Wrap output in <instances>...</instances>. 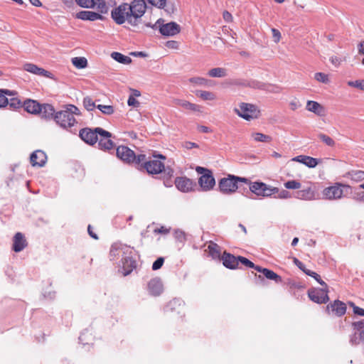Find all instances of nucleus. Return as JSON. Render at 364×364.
Returning <instances> with one entry per match:
<instances>
[{"instance_id": "1", "label": "nucleus", "mask_w": 364, "mask_h": 364, "mask_svg": "<svg viewBox=\"0 0 364 364\" xmlns=\"http://www.w3.org/2000/svg\"><path fill=\"white\" fill-rule=\"evenodd\" d=\"M146 4L144 0H133L130 4L123 3L112 11L111 16L119 25L127 22L136 26L141 17L144 14Z\"/></svg>"}, {"instance_id": "2", "label": "nucleus", "mask_w": 364, "mask_h": 364, "mask_svg": "<svg viewBox=\"0 0 364 364\" xmlns=\"http://www.w3.org/2000/svg\"><path fill=\"white\" fill-rule=\"evenodd\" d=\"M74 115H80V109L73 105H68L65 109L55 113L54 119L61 127L69 129L77 124Z\"/></svg>"}, {"instance_id": "3", "label": "nucleus", "mask_w": 364, "mask_h": 364, "mask_svg": "<svg viewBox=\"0 0 364 364\" xmlns=\"http://www.w3.org/2000/svg\"><path fill=\"white\" fill-rule=\"evenodd\" d=\"M238 182L249 183L246 178L228 175L226 178H221L218 182V188L223 194H231L238 188Z\"/></svg>"}, {"instance_id": "4", "label": "nucleus", "mask_w": 364, "mask_h": 364, "mask_svg": "<svg viewBox=\"0 0 364 364\" xmlns=\"http://www.w3.org/2000/svg\"><path fill=\"white\" fill-rule=\"evenodd\" d=\"M350 190L351 187L349 185L336 183L334 185L324 188L323 196L328 200H338L348 194Z\"/></svg>"}, {"instance_id": "5", "label": "nucleus", "mask_w": 364, "mask_h": 364, "mask_svg": "<svg viewBox=\"0 0 364 364\" xmlns=\"http://www.w3.org/2000/svg\"><path fill=\"white\" fill-rule=\"evenodd\" d=\"M234 111L238 116L247 121L257 119L261 114L257 106L245 102H241L238 108H235Z\"/></svg>"}, {"instance_id": "6", "label": "nucleus", "mask_w": 364, "mask_h": 364, "mask_svg": "<svg viewBox=\"0 0 364 364\" xmlns=\"http://www.w3.org/2000/svg\"><path fill=\"white\" fill-rule=\"evenodd\" d=\"M196 171L201 174L198 179V184L203 191H208L213 188L215 180L211 171L200 166H197Z\"/></svg>"}, {"instance_id": "7", "label": "nucleus", "mask_w": 364, "mask_h": 364, "mask_svg": "<svg viewBox=\"0 0 364 364\" xmlns=\"http://www.w3.org/2000/svg\"><path fill=\"white\" fill-rule=\"evenodd\" d=\"M153 29H159L160 33L164 36H173L181 31L180 26L176 22L164 23V20L159 18L154 24Z\"/></svg>"}, {"instance_id": "8", "label": "nucleus", "mask_w": 364, "mask_h": 364, "mask_svg": "<svg viewBox=\"0 0 364 364\" xmlns=\"http://www.w3.org/2000/svg\"><path fill=\"white\" fill-rule=\"evenodd\" d=\"M250 183V190L259 196L268 197L279 193V188L272 187L262 182H254Z\"/></svg>"}, {"instance_id": "9", "label": "nucleus", "mask_w": 364, "mask_h": 364, "mask_svg": "<svg viewBox=\"0 0 364 364\" xmlns=\"http://www.w3.org/2000/svg\"><path fill=\"white\" fill-rule=\"evenodd\" d=\"M100 132L107 135L105 130L101 127H96L95 129L86 127L80 131L79 136L85 143L90 145H93L96 144L98 140V134Z\"/></svg>"}, {"instance_id": "10", "label": "nucleus", "mask_w": 364, "mask_h": 364, "mask_svg": "<svg viewBox=\"0 0 364 364\" xmlns=\"http://www.w3.org/2000/svg\"><path fill=\"white\" fill-rule=\"evenodd\" d=\"M328 290L326 289L314 288L309 289L308 295L309 299L317 304H325L329 298L328 296Z\"/></svg>"}, {"instance_id": "11", "label": "nucleus", "mask_w": 364, "mask_h": 364, "mask_svg": "<svg viewBox=\"0 0 364 364\" xmlns=\"http://www.w3.org/2000/svg\"><path fill=\"white\" fill-rule=\"evenodd\" d=\"M129 252L132 253V250L129 247L120 243H114L111 247L109 254L111 259L114 260L119 257L122 258L124 255H127Z\"/></svg>"}, {"instance_id": "12", "label": "nucleus", "mask_w": 364, "mask_h": 364, "mask_svg": "<svg viewBox=\"0 0 364 364\" xmlns=\"http://www.w3.org/2000/svg\"><path fill=\"white\" fill-rule=\"evenodd\" d=\"M144 168L149 174H158L165 170L164 164L158 159L148 161L144 163Z\"/></svg>"}, {"instance_id": "13", "label": "nucleus", "mask_w": 364, "mask_h": 364, "mask_svg": "<svg viewBox=\"0 0 364 364\" xmlns=\"http://www.w3.org/2000/svg\"><path fill=\"white\" fill-rule=\"evenodd\" d=\"M105 132L107 134L99 132L98 134V147L102 150H110L114 147V143L111 139L112 134L105 130Z\"/></svg>"}, {"instance_id": "14", "label": "nucleus", "mask_w": 364, "mask_h": 364, "mask_svg": "<svg viewBox=\"0 0 364 364\" xmlns=\"http://www.w3.org/2000/svg\"><path fill=\"white\" fill-rule=\"evenodd\" d=\"M116 154L119 159L127 163H132L135 159L134 152L126 146H118L116 150Z\"/></svg>"}, {"instance_id": "15", "label": "nucleus", "mask_w": 364, "mask_h": 364, "mask_svg": "<svg viewBox=\"0 0 364 364\" xmlns=\"http://www.w3.org/2000/svg\"><path fill=\"white\" fill-rule=\"evenodd\" d=\"M47 161L46 153L41 150L33 151L30 156V161L33 166H43Z\"/></svg>"}, {"instance_id": "16", "label": "nucleus", "mask_w": 364, "mask_h": 364, "mask_svg": "<svg viewBox=\"0 0 364 364\" xmlns=\"http://www.w3.org/2000/svg\"><path fill=\"white\" fill-rule=\"evenodd\" d=\"M24 70L31 73L32 74L44 76L48 78H52V74L46 70L45 69L37 66L35 64L27 63L23 65Z\"/></svg>"}, {"instance_id": "17", "label": "nucleus", "mask_w": 364, "mask_h": 364, "mask_svg": "<svg viewBox=\"0 0 364 364\" xmlns=\"http://www.w3.org/2000/svg\"><path fill=\"white\" fill-rule=\"evenodd\" d=\"M176 188L181 192L187 193L193 189V181L186 177H177L175 180Z\"/></svg>"}, {"instance_id": "18", "label": "nucleus", "mask_w": 364, "mask_h": 364, "mask_svg": "<svg viewBox=\"0 0 364 364\" xmlns=\"http://www.w3.org/2000/svg\"><path fill=\"white\" fill-rule=\"evenodd\" d=\"M221 259L223 260V264L225 267L231 269L238 268V257H235L230 253L224 252Z\"/></svg>"}, {"instance_id": "19", "label": "nucleus", "mask_w": 364, "mask_h": 364, "mask_svg": "<svg viewBox=\"0 0 364 364\" xmlns=\"http://www.w3.org/2000/svg\"><path fill=\"white\" fill-rule=\"evenodd\" d=\"M327 311L328 312L331 311L336 316H341L344 315L346 311V306L343 302L336 300L333 303L327 306Z\"/></svg>"}, {"instance_id": "20", "label": "nucleus", "mask_w": 364, "mask_h": 364, "mask_svg": "<svg viewBox=\"0 0 364 364\" xmlns=\"http://www.w3.org/2000/svg\"><path fill=\"white\" fill-rule=\"evenodd\" d=\"M148 291L152 296H156L163 291V284L160 279L154 278L148 283Z\"/></svg>"}, {"instance_id": "21", "label": "nucleus", "mask_w": 364, "mask_h": 364, "mask_svg": "<svg viewBox=\"0 0 364 364\" xmlns=\"http://www.w3.org/2000/svg\"><path fill=\"white\" fill-rule=\"evenodd\" d=\"M27 246V242L21 232H17L13 239V250L16 252L22 251Z\"/></svg>"}, {"instance_id": "22", "label": "nucleus", "mask_w": 364, "mask_h": 364, "mask_svg": "<svg viewBox=\"0 0 364 364\" xmlns=\"http://www.w3.org/2000/svg\"><path fill=\"white\" fill-rule=\"evenodd\" d=\"M132 253H128L127 255H124V257L122 258V268L124 269V275L129 274L134 268L136 267V262L132 259L129 255Z\"/></svg>"}, {"instance_id": "23", "label": "nucleus", "mask_w": 364, "mask_h": 364, "mask_svg": "<svg viewBox=\"0 0 364 364\" xmlns=\"http://www.w3.org/2000/svg\"><path fill=\"white\" fill-rule=\"evenodd\" d=\"M77 18L84 21H96L103 19V16L95 11H82L78 12L76 15Z\"/></svg>"}, {"instance_id": "24", "label": "nucleus", "mask_w": 364, "mask_h": 364, "mask_svg": "<svg viewBox=\"0 0 364 364\" xmlns=\"http://www.w3.org/2000/svg\"><path fill=\"white\" fill-rule=\"evenodd\" d=\"M294 161L300 162L309 168L316 167L318 164V159L309 156L299 155L294 157L293 159Z\"/></svg>"}, {"instance_id": "25", "label": "nucleus", "mask_w": 364, "mask_h": 364, "mask_svg": "<svg viewBox=\"0 0 364 364\" xmlns=\"http://www.w3.org/2000/svg\"><path fill=\"white\" fill-rule=\"evenodd\" d=\"M24 109L31 114H39L41 110V105L37 101L33 100H27L23 103Z\"/></svg>"}, {"instance_id": "26", "label": "nucleus", "mask_w": 364, "mask_h": 364, "mask_svg": "<svg viewBox=\"0 0 364 364\" xmlns=\"http://www.w3.org/2000/svg\"><path fill=\"white\" fill-rule=\"evenodd\" d=\"M294 197L300 200H311L315 198V193L311 188H307L296 191Z\"/></svg>"}, {"instance_id": "27", "label": "nucleus", "mask_w": 364, "mask_h": 364, "mask_svg": "<svg viewBox=\"0 0 364 364\" xmlns=\"http://www.w3.org/2000/svg\"><path fill=\"white\" fill-rule=\"evenodd\" d=\"M257 271L262 272L267 279L274 280L277 283H280L282 281V277L279 275L267 268H263L259 266V267H257Z\"/></svg>"}, {"instance_id": "28", "label": "nucleus", "mask_w": 364, "mask_h": 364, "mask_svg": "<svg viewBox=\"0 0 364 364\" xmlns=\"http://www.w3.org/2000/svg\"><path fill=\"white\" fill-rule=\"evenodd\" d=\"M306 109L318 116L323 115V107L318 102L312 100H308L306 103Z\"/></svg>"}, {"instance_id": "29", "label": "nucleus", "mask_w": 364, "mask_h": 364, "mask_svg": "<svg viewBox=\"0 0 364 364\" xmlns=\"http://www.w3.org/2000/svg\"><path fill=\"white\" fill-rule=\"evenodd\" d=\"M183 307V302L180 299H173L170 301L165 307L166 311H178V313H181V310Z\"/></svg>"}, {"instance_id": "30", "label": "nucleus", "mask_w": 364, "mask_h": 364, "mask_svg": "<svg viewBox=\"0 0 364 364\" xmlns=\"http://www.w3.org/2000/svg\"><path fill=\"white\" fill-rule=\"evenodd\" d=\"M176 105L180 106L186 109L192 110L193 112H200L201 107L200 106L191 103L188 101L183 100H176Z\"/></svg>"}, {"instance_id": "31", "label": "nucleus", "mask_w": 364, "mask_h": 364, "mask_svg": "<svg viewBox=\"0 0 364 364\" xmlns=\"http://www.w3.org/2000/svg\"><path fill=\"white\" fill-rule=\"evenodd\" d=\"M39 114L43 118L50 119L55 116V109L51 105L43 104L41 105V110Z\"/></svg>"}, {"instance_id": "32", "label": "nucleus", "mask_w": 364, "mask_h": 364, "mask_svg": "<svg viewBox=\"0 0 364 364\" xmlns=\"http://www.w3.org/2000/svg\"><path fill=\"white\" fill-rule=\"evenodd\" d=\"M346 177L355 182H360L364 180V171L360 170H353L346 173Z\"/></svg>"}, {"instance_id": "33", "label": "nucleus", "mask_w": 364, "mask_h": 364, "mask_svg": "<svg viewBox=\"0 0 364 364\" xmlns=\"http://www.w3.org/2000/svg\"><path fill=\"white\" fill-rule=\"evenodd\" d=\"M208 254L213 259H219L220 257V246L210 242L208 246Z\"/></svg>"}, {"instance_id": "34", "label": "nucleus", "mask_w": 364, "mask_h": 364, "mask_svg": "<svg viewBox=\"0 0 364 364\" xmlns=\"http://www.w3.org/2000/svg\"><path fill=\"white\" fill-rule=\"evenodd\" d=\"M111 57L122 64L128 65L132 63L131 58L118 52H112L111 53Z\"/></svg>"}, {"instance_id": "35", "label": "nucleus", "mask_w": 364, "mask_h": 364, "mask_svg": "<svg viewBox=\"0 0 364 364\" xmlns=\"http://www.w3.org/2000/svg\"><path fill=\"white\" fill-rule=\"evenodd\" d=\"M149 4L151 5L160 8V9H164L168 13H171L173 11V7L172 6H168L167 8H165L166 6V0H147Z\"/></svg>"}, {"instance_id": "36", "label": "nucleus", "mask_w": 364, "mask_h": 364, "mask_svg": "<svg viewBox=\"0 0 364 364\" xmlns=\"http://www.w3.org/2000/svg\"><path fill=\"white\" fill-rule=\"evenodd\" d=\"M208 74L212 77H223L227 75V72L223 68H215L210 69Z\"/></svg>"}, {"instance_id": "37", "label": "nucleus", "mask_w": 364, "mask_h": 364, "mask_svg": "<svg viewBox=\"0 0 364 364\" xmlns=\"http://www.w3.org/2000/svg\"><path fill=\"white\" fill-rule=\"evenodd\" d=\"M6 95H13V92L9 90H0V107H6L9 103V100Z\"/></svg>"}, {"instance_id": "38", "label": "nucleus", "mask_w": 364, "mask_h": 364, "mask_svg": "<svg viewBox=\"0 0 364 364\" xmlns=\"http://www.w3.org/2000/svg\"><path fill=\"white\" fill-rule=\"evenodd\" d=\"M72 63L75 67L79 69L85 68L87 65V60L83 57H75L72 59Z\"/></svg>"}, {"instance_id": "39", "label": "nucleus", "mask_w": 364, "mask_h": 364, "mask_svg": "<svg viewBox=\"0 0 364 364\" xmlns=\"http://www.w3.org/2000/svg\"><path fill=\"white\" fill-rule=\"evenodd\" d=\"M196 95L203 100H214L216 98L215 95L209 91L198 90Z\"/></svg>"}, {"instance_id": "40", "label": "nucleus", "mask_w": 364, "mask_h": 364, "mask_svg": "<svg viewBox=\"0 0 364 364\" xmlns=\"http://www.w3.org/2000/svg\"><path fill=\"white\" fill-rule=\"evenodd\" d=\"M252 136L256 141L270 142L272 140V138L270 136L259 132L253 133Z\"/></svg>"}, {"instance_id": "41", "label": "nucleus", "mask_w": 364, "mask_h": 364, "mask_svg": "<svg viewBox=\"0 0 364 364\" xmlns=\"http://www.w3.org/2000/svg\"><path fill=\"white\" fill-rule=\"evenodd\" d=\"M189 81L198 85L208 87L210 86V80L204 77H195L189 79Z\"/></svg>"}, {"instance_id": "42", "label": "nucleus", "mask_w": 364, "mask_h": 364, "mask_svg": "<svg viewBox=\"0 0 364 364\" xmlns=\"http://www.w3.org/2000/svg\"><path fill=\"white\" fill-rule=\"evenodd\" d=\"M318 138L322 141L325 144H326L328 146L333 147L336 144L335 141L330 137L329 136L320 133L318 135Z\"/></svg>"}, {"instance_id": "43", "label": "nucleus", "mask_w": 364, "mask_h": 364, "mask_svg": "<svg viewBox=\"0 0 364 364\" xmlns=\"http://www.w3.org/2000/svg\"><path fill=\"white\" fill-rule=\"evenodd\" d=\"M239 263L240 262L242 264L245 265L247 267L252 268L257 270V267H259L258 265H255L252 262L249 260L248 259L242 257L238 256Z\"/></svg>"}, {"instance_id": "44", "label": "nucleus", "mask_w": 364, "mask_h": 364, "mask_svg": "<svg viewBox=\"0 0 364 364\" xmlns=\"http://www.w3.org/2000/svg\"><path fill=\"white\" fill-rule=\"evenodd\" d=\"M83 105L85 108L88 111H92L95 107H97L95 102L90 97H86L84 98Z\"/></svg>"}, {"instance_id": "45", "label": "nucleus", "mask_w": 364, "mask_h": 364, "mask_svg": "<svg viewBox=\"0 0 364 364\" xmlns=\"http://www.w3.org/2000/svg\"><path fill=\"white\" fill-rule=\"evenodd\" d=\"M314 78L318 82H322V83H324V84H328L330 82L329 77H328V75L325 74L323 73H315Z\"/></svg>"}, {"instance_id": "46", "label": "nucleus", "mask_w": 364, "mask_h": 364, "mask_svg": "<svg viewBox=\"0 0 364 364\" xmlns=\"http://www.w3.org/2000/svg\"><path fill=\"white\" fill-rule=\"evenodd\" d=\"M97 108L100 110L103 114L110 115L114 113V107L111 105H97Z\"/></svg>"}, {"instance_id": "47", "label": "nucleus", "mask_w": 364, "mask_h": 364, "mask_svg": "<svg viewBox=\"0 0 364 364\" xmlns=\"http://www.w3.org/2000/svg\"><path fill=\"white\" fill-rule=\"evenodd\" d=\"M76 3L84 8H92L95 5V0H75Z\"/></svg>"}, {"instance_id": "48", "label": "nucleus", "mask_w": 364, "mask_h": 364, "mask_svg": "<svg viewBox=\"0 0 364 364\" xmlns=\"http://www.w3.org/2000/svg\"><path fill=\"white\" fill-rule=\"evenodd\" d=\"M11 109H16L21 107V102L16 97L11 98L8 105Z\"/></svg>"}, {"instance_id": "49", "label": "nucleus", "mask_w": 364, "mask_h": 364, "mask_svg": "<svg viewBox=\"0 0 364 364\" xmlns=\"http://www.w3.org/2000/svg\"><path fill=\"white\" fill-rule=\"evenodd\" d=\"M301 186V183L296 181H288L284 183V187L287 189H299Z\"/></svg>"}, {"instance_id": "50", "label": "nucleus", "mask_w": 364, "mask_h": 364, "mask_svg": "<svg viewBox=\"0 0 364 364\" xmlns=\"http://www.w3.org/2000/svg\"><path fill=\"white\" fill-rule=\"evenodd\" d=\"M136 164L139 166H141L144 168V163L147 162L146 161V155L145 154H139L137 156L135 155V159L132 161Z\"/></svg>"}, {"instance_id": "51", "label": "nucleus", "mask_w": 364, "mask_h": 364, "mask_svg": "<svg viewBox=\"0 0 364 364\" xmlns=\"http://www.w3.org/2000/svg\"><path fill=\"white\" fill-rule=\"evenodd\" d=\"M348 304L350 307L353 308V311L355 314H357V315H359L361 316H364V309H363L355 306V304L352 301H349Z\"/></svg>"}, {"instance_id": "52", "label": "nucleus", "mask_w": 364, "mask_h": 364, "mask_svg": "<svg viewBox=\"0 0 364 364\" xmlns=\"http://www.w3.org/2000/svg\"><path fill=\"white\" fill-rule=\"evenodd\" d=\"M164 262V259L163 257H159L152 264L153 270L159 269Z\"/></svg>"}, {"instance_id": "53", "label": "nucleus", "mask_w": 364, "mask_h": 364, "mask_svg": "<svg viewBox=\"0 0 364 364\" xmlns=\"http://www.w3.org/2000/svg\"><path fill=\"white\" fill-rule=\"evenodd\" d=\"M360 342H361V341L360 340V335L357 334L356 333H353V335L350 336V343L352 345V346H356V345H358L360 343Z\"/></svg>"}, {"instance_id": "54", "label": "nucleus", "mask_w": 364, "mask_h": 364, "mask_svg": "<svg viewBox=\"0 0 364 364\" xmlns=\"http://www.w3.org/2000/svg\"><path fill=\"white\" fill-rule=\"evenodd\" d=\"M348 85L352 87H356L362 90L363 87V80L355 81H348Z\"/></svg>"}, {"instance_id": "55", "label": "nucleus", "mask_w": 364, "mask_h": 364, "mask_svg": "<svg viewBox=\"0 0 364 364\" xmlns=\"http://www.w3.org/2000/svg\"><path fill=\"white\" fill-rule=\"evenodd\" d=\"M272 37L275 43H278L281 38V33L276 28H272Z\"/></svg>"}, {"instance_id": "56", "label": "nucleus", "mask_w": 364, "mask_h": 364, "mask_svg": "<svg viewBox=\"0 0 364 364\" xmlns=\"http://www.w3.org/2000/svg\"><path fill=\"white\" fill-rule=\"evenodd\" d=\"M289 107L291 110L294 111V110L299 109V107H301V105L299 100L295 99V100H291L289 102Z\"/></svg>"}, {"instance_id": "57", "label": "nucleus", "mask_w": 364, "mask_h": 364, "mask_svg": "<svg viewBox=\"0 0 364 364\" xmlns=\"http://www.w3.org/2000/svg\"><path fill=\"white\" fill-rule=\"evenodd\" d=\"M97 1H99V3L97 4V9L102 14L106 13L107 11V6L105 2L100 0Z\"/></svg>"}, {"instance_id": "58", "label": "nucleus", "mask_w": 364, "mask_h": 364, "mask_svg": "<svg viewBox=\"0 0 364 364\" xmlns=\"http://www.w3.org/2000/svg\"><path fill=\"white\" fill-rule=\"evenodd\" d=\"M170 229L166 228V227L161 226L159 228H156L154 230V232L156 234H162V235H166L169 232Z\"/></svg>"}, {"instance_id": "59", "label": "nucleus", "mask_w": 364, "mask_h": 364, "mask_svg": "<svg viewBox=\"0 0 364 364\" xmlns=\"http://www.w3.org/2000/svg\"><path fill=\"white\" fill-rule=\"evenodd\" d=\"M183 146L185 149H193V148H198L199 147L198 144L194 143V142H191V141H185L183 144Z\"/></svg>"}, {"instance_id": "60", "label": "nucleus", "mask_w": 364, "mask_h": 364, "mask_svg": "<svg viewBox=\"0 0 364 364\" xmlns=\"http://www.w3.org/2000/svg\"><path fill=\"white\" fill-rule=\"evenodd\" d=\"M127 104L129 106L138 107L139 102L135 99L134 96H129Z\"/></svg>"}, {"instance_id": "61", "label": "nucleus", "mask_w": 364, "mask_h": 364, "mask_svg": "<svg viewBox=\"0 0 364 364\" xmlns=\"http://www.w3.org/2000/svg\"><path fill=\"white\" fill-rule=\"evenodd\" d=\"M353 326L355 330L360 331L364 329V320L354 322Z\"/></svg>"}, {"instance_id": "62", "label": "nucleus", "mask_w": 364, "mask_h": 364, "mask_svg": "<svg viewBox=\"0 0 364 364\" xmlns=\"http://www.w3.org/2000/svg\"><path fill=\"white\" fill-rule=\"evenodd\" d=\"M294 263L301 269L302 270L304 273H306V270L308 269H306L305 267V265L301 262L299 261L297 258H294Z\"/></svg>"}, {"instance_id": "63", "label": "nucleus", "mask_w": 364, "mask_h": 364, "mask_svg": "<svg viewBox=\"0 0 364 364\" xmlns=\"http://www.w3.org/2000/svg\"><path fill=\"white\" fill-rule=\"evenodd\" d=\"M290 197V193L286 190H282L278 195V198L282 199L289 198Z\"/></svg>"}, {"instance_id": "64", "label": "nucleus", "mask_w": 364, "mask_h": 364, "mask_svg": "<svg viewBox=\"0 0 364 364\" xmlns=\"http://www.w3.org/2000/svg\"><path fill=\"white\" fill-rule=\"evenodd\" d=\"M329 60H330V62L336 67H338L341 64V60L336 56H332L330 58Z\"/></svg>"}]
</instances>
